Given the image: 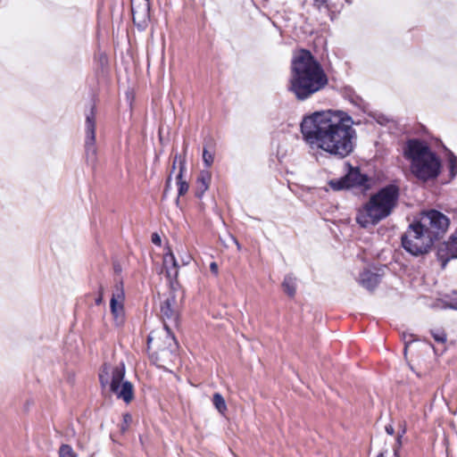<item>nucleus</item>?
Listing matches in <instances>:
<instances>
[{
  "instance_id": "f8f14e48",
  "label": "nucleus",
  "mask_w": 457,
  "mask_h": 457,
  "mask_svg": "<svg viewBox=\"0 0 457 457\" xmlns=\"http://www.w3.org/2000/svg\"><path fill=\"white\" fill-rule=\"evenodd\" d=\"M133 21L138 27L144 28L150 18V2L142 0L139 3L132 2Z\"/></svg>"
},
{
  "instance_id": "bb28decb",
  "label": "nucleus",
  "mask_w": 457,
  "mask_h": 457,
  "mask_svg": "<svg viewBox=\"0 0 457 457\" xmlns=\"http://www.w3.org/2000/svg\"><path fill=\"white\" fill-rule=\"evenodd\" d=\"M152 242L154 245H160L162 243L161 237L158 234L154 233L152 235Z\"/></svg>"
},
{
  "instance_id": "2f4dec72",
  "label": "nucleus",
  "mask_w": 457,
  "mask_h": 457,
  "mask_svg": "<svg viewBox=\"0 0 457 457\" xmlns=\"http://www.w3.org/2000/svg\"><path fill=\"white\" fill-rule=\"evenodd\" d=\"M449 307H450L451 309L457 310V300H456V301H453V303H451L449 304Z\"/></svg>"
},
{
  "instance_id": "20e7f679",
  "label": "nucleus",
  "mask_w": 457,
  "mask_h": 457,
  "mask_svg": "<svg viewBox=\"0 0 457 457\" xmlns=\"http://www.w3.org/2000/svg\"><path fill=\"white\" fill-rule=\"evenodd\" d=\"M403 155L410 162L411 172L418 179L428 181L440 174L441 162L427 143L419 139L408 140Z\"/></svg>"
},
{
  "instance_id": "aec40b11",
  "label": "nucleus",
  "mask_w": 457,
  "mask_h": 457,
  "mask_svg": "<svg viewBox=\"0 0 457 457\" xmlns=\"http://www.w3.org/2000/svg\"><path fill=\"white\" fill-rule=\"evenodd\" d=\"M59 457H77V454L69 445H62L59 449Z\"/></svg>"
},
{
  "instance_id": "dca6fc26",
  "label": "nucleus",
  "mask_w": 457,
  "mask_h": 457,
  "mask_svg": "<svg viewBox=\"0 0 457 457\" xmlns=\"http://www.w3.org/2000/svg\"><path fill=\"white\" fill-rule=\"evenodd\" d=\"M211 180V175L209 171H202L196 180V196L201 197L204 192L208 189Z\"/></svg>"
},
{
  "instance_id": "393cba45",
  "label": "nucleus",
  "mask_w": 457,
  "mask_h": 457,
  "mask_svg": "<svg viewBox=\"0 0 457 457\" xmlns=\"http://www.w3.org/2000/svg\"><path fill=\"white\" fill-rule=\"evenodd\" d=\"M123 421L124 425L121 427V429L124 431L129 425V423L132 421V417L129 413H125L123 415Z\"/></svg>"
},
{
  "instance_id": "f704fd0d",
  "label": "nucleus",
  "mask_w": 457,
  "mask_h": 457,
  "mask_svg": "<svg viewBox=\"0 0 457 457\" xmlns=\"http://www.w3.org/2000/svg\"><path fill=\"white\" fill-rule=\"evenodd\" d=\"M190 257H187L186 260L183 261V264H187L189 262Z\"/></svg>"
},
{
  "instance_id": "c756f323",
  "label": "nucleus",
  "mask_w": 457,
  "mask_h": 457,
  "mask_svg": "<svg viewBox=\"0 0 457 457\" xmlns=\"http://www.w3.org/2000/svg\"><path fill=\"white\" fill-rule=\"evenodd\" d=\"M103 302V292L101 291L98 297L96 299V303L97 305L101 304Z\"/></svg>"
},
{
  "instance_id": "c85d7f7f",
  "label": "nucleus",
  "mask_w": 457,
  "mask_h": 457,
  "mask_svg": "<svg viewBox=\"0 0 457 457\" xmlns=\"http://www.w3.org/2000/svg\"><path fill=\"white\" fill-rule=\"evenodd\" d=\"M210 269H211V270H212L213 273H215V274H217V273H218V265H217V263H216V262H212V263L210 264Z\"/></svg>"
},
{
  "instance_id": "0eeeda50",
  "label": "nucleus",
  "mask_w": 457,
  "mask_h": 457,
  "mask_svg": "<svg viewBox=\"0 0 457 457\" xmlns=\"http://www.w3.org/2000/svg\"><path fill=\"white\" fill-rule=\"evenodd\" d=\"M435 240L418 222L411 224L402 237L403 247L414 256L427 253Z\"/></svg>"
},
{
  "instance_id": "6ab92c4d",
  "label": "nucleus",
  "mask_w": 457,
  "mask_h": 457,
  "mask_svg": "<svg viewBox=\"0 0 457 457\" xmlns=\"http://www.w3.org/2000/svg\"><path fill=\"white\" fill-rule=\"evenodd\" d=\"M212 403L220 413L223 414L227 411V404L220 393L213 395Z\"/></svg>"
},
{
  "instance_id": "7ed1b4c3",
  "label": "nucleus",
  "mask_w": 457,
  "mask_h": 457,
  "mask_svg": "<svg viewBox=\"0 0 457 457\" xmlns=\"http://www.w3.org/2000/svg\"><path fill=\"white\" fill-rule=\"evenodd\" d=\"M399 195L400 189L395 184L382 187L358 209L356 222L364 228L377 225L393 212L397 205Z\"/></svg>"
},
{
  "instance_id": "a878e982",
  "label": "nucleus",
  "mask_w": 457,
  "mask_h": 457,
  "mask_svg": "<svg viewBox=\"0 0 457 457\" xmlns=\"http://www.w3.org/2000/svg\"><path fill=\"white\" fill-rule=\"evenodd\" d=\"M413 341H415V339L413 338V335H410V336H408V337L406 336L404 337V344H405L404 352L407 351L409 345L411 343H412Z\"/></svg>"
},
{
  "instance_id": "7c9ffc66",
  "label": "nucleus",
  "mask_w": 457,
  "mask_h": 457,
  "mask_svg": "<svg viewBox=\"0 0 457 457\" xmlns=\"http://www.w3.org/2000/svg\"><path fill=\"white\" fill-rule=\"evenodd\" d=\"M314 1V4L320 7L321 6L322 4H326L328 0H313Z\"/></svg>"
},
{
  "instance_id": "1a4fd4ad",
  "label": "nucleus",
  "mask_w": 457,
  "mask_h": 457,
  "mask_svg": "<svg viewBox=\"0 0 457 457\" xmlns=\"http://www.w3.org/2000/svg\"><path fill=\"white\" fill-rule=\"evenodd\" d=\"M85 154L87 162L95 167L97 162V148L96 146V118L91 110L87 115L85 123Z\"/></svg>"
},
{
  "instance_id": "f3484780",
  "label": "nucleus",
  "mask_w": 457,
  "mask_h": 457,
  "mask_svg": "<svg viewBox=\"0 0 457 457\" xmlns=\"http://www.w3.org/2000/svg\"><path fill=\"white\" fill-rule=\"evenodd\" d=\"M185 170H186L185 162L180 160L179 161V172L176 177L177 185L179 187V195H184L189 188L187 182L183 179V172Z\"/></svg>"
},
{
  "instance_id": "b1692460",
  "label": "nucleus",
  "mask_w": 457,
  "mask_h": 457,
  "mask_svg": "<svg viewBox=\"0 0 457 457\" xmlns=\"http://www.w3.org/2000/svg\"><path fill=\"white\" fill-rule=\"evenodd\" d=\"M404 434H405V428H403L402 432L397 436L396 444H395V446L394 447V450L397 449L399 453H400V448L403 445L402 437Z\"/></svg>"
},
{
  "instance_id": "cd10ccee",
  "label": "nucleus",
  "mask_w": 457,
  "mask_h": 457,
  "mask_svg": "<svg viewBox=\"0 0 457 457\" xmlns=\"http://www.w3.org/2000/svg\"><path fill=\"white\" fill-rule=\"evenodd\" d=\"M386 432L388 435H390V436L394 435V433H395V429H394L393 426H392V425H387V426H386Z\"/></svg>"
},
{
  "instance_id": "2eb2a0df",
  "label": "nucleus",
  "mask_w": 457,
  "mask_h": 457,
  "mask_svg": "<svg viewBox=\"0 0 457 457\" xmlns=\"http://www.w3.org/2000/svg\"><path fill=\"white\" fill-rule=\"evenodd\" d=\"M359 282L363 287L371 290L379 283V276L370 270H364L360 274Z\"/></svg>"
},
{
  "instance_id": "39448f33",
  "label": "nucleus",
  "mask_w": 457,
  "mask_h": 457,
  "mask_svg": "<svg viewBox=\"0 0 457 457\" xmlns=\"http://www.w3.org/2000/svg\"><path fill=\"white\" fill-rule=\"evenodd\" d=\"M161 316L166 330L165 338L171 349L168 350L161 347L156 341L154 333H151L147 337L148 349L153 347L157 349L156 353L160 355L156 357L158 361L167 357L169 354H172L177 345L169 328L170 325L177 326L179 319V303L174 292H170L169 295L162 301L161 304Z\"/></svg>"
},
{
  "instance_id": "4be33fe9",
  "label": "nucleus",
  "mask_w": 457,
  "mask_h": 457,
  "mask_svg": "<svg viewBox=\"0 0 457 457\" xmlns=\"http://www.w3.org/2000/svg\"><path fill=\"white\" fill-rule=\"evenodd\" d=\"M431 334L438 343H445L446 341V334L443 330H432Z\"/></svg>"
},
{
  "instance_id": "5701e85b",
  "label": "nucleus",
  "mask_w": 457,
  "mask_h": 457,
  "mask_svg": "<svg viewBox=\"0 0 457 457\" xmlns=\"http://www.w3.org/2000/svg\"><path fill=\"white\" fill-rule=\"evenodd\" d=\"M449 161V166H450V171L453 176L457 174V157L454 156L453 154L449 155L448 158Z\"/></svg>"
},
{
  "instance_id": "f03ea898",
  "label": "nucleus",
  "mask_w": 457,
  "mask_h": 457,
  "mask_svg": "<svg viewBox=\"0 0 457 457\" xmlns=\"http://www.w3.org/2000/svg\"><path fill=\"white\" fill-rule=\"evenodd\" d=\"M328 77L312 54L299 51L293 58L289 89L298 100H305L328 84Z\"/></svg>"
},
{
  "instance_id": "9d476101",
  "label": "nucleus",
  "mask_w": 457,
  "mask_h": 457,
  "mask_svg": "<svg viewBox=\"0 0 457 457\" xmlns=\"http://www.w3.org/2000/svg\"><path fill=\"white\" fill-rule=\"evenodd\" d=\"M124 300L122 283L117 284L110 302L111 312L117 324H121L124 320Z\"/></svg>"
},
{
  "instance_id": "4468645a",
  "label": "nucleus",
  "mask_w": 457,
  "mask_h": 457,
  "mask_svg": "<svg viewBox=\"0 0 457 457\" xmlns=\"http://www.w3.org/2000/svg\"><path fill=\"white\" fill-rule=\"evenodd\" d=\"M162 263L167 278L170 281L177 279L179 275V265L170 250L163 255Z\"/></svg>"
},
{
  "instance_id": "6e6552de",
  "label": "nucleus",
  "mask_w": 457,
  "mask_h": 457,
  "mask_svg": "<svg viewBox=\"0 0 457 457\" xmlns=\"http://www.w3.org/2000/svg\"><path fill=\"white\" fill-rule=\"evenodd\" d=\"M418 223L436 240L447 230L450 220L442 212L436 210H429L422 213Z\"/></svg>"
},
{
  "instance_id": "412c9836",
  "label": "nucleus",
  "mask_w": 457,
  "mask_h": 457,
  "mask_svg": "<svg viewBox=\"0 0 457 457\" xmlns=\"http://www.w3.org/2000/svg\"><path fill=\"white\" fill-rule=\"evenodd\" d=\"M203 161L206 167H211L213 163L214 154L211 153L207 148H204Z\"/></svg>"
},
{
  "instance_id": "423d86ee",
  "label": "nucleus",
  "mask_w": 457,
  "mask_h": 457,
  "mask_svg": "<svg viewBox=\"0 0 457 457\" xmlns=\"http://www.w3.org/2000/svg\"><path fill=\"white\" fill-rule=\"evenodd\" d=\"M124 363H120L116 366L105 363L99 373L102 387L109 386L110 391L117 398L123 400L126 403H129L134 398V387L129 381L124 380Z\"/></svg>"
},
{
  "instance_id": "e433bc0d",
  "label": "nucleus",
  "mask_w": 457,
  "mask_h": 457,
  "mask_svg": "<svg viewBox=\"0 0 457 457\" xmlns=\"http://www.w3.org/2000/svg\"><path fill=\"white\" fill-rule=\"evenodd\" d=\"M377 457H385V456H384V453H381Z\"/></svg>"
},
{
  "instance_id": "72a5a7b5",
  "label": "nucleus",
  "mask_w": 457,
  "mask_h": 457,
  "mask_svg": "<svg viewBox=\"0 0 457 457\" xmlns=\"http://www.w3.org/2000/svg\"><path fill=\"white\" fill-rule=\"evenodd\" d=\"M394 457H400V453H398L397 449H395L394 451Z\"/></svg>"
},
{
  "instance_id": "ddd939ff",
  "label": "nucleus",
  "mask_w": 457,
  "mask_h": 457,
  "mask_svg": "<svg viewBox=\"0 0 457 457\" xmlns=\"http://www.w3.org/2000/svg\"><path fill=\"white\" fill-rule=\"evenodd\" d=\"M437 255L444 267L448 261L457 258V230L447 242L439 246Z\"/></svg>"
},
{
  "instance_id": "f257e3e1",
  "label": "nucleus",
  "mask_w": 457,
  "mask_h": 457,
  "mask_svg": "<svg viewBox=\"0 0 457 457\" xmlns=\"http://www.w3.org/2000/svg\"><path fill=\"white\" fill-rule=\"evenodd\" d=\"M353 125V120L346 112L328 110L304 117L301 132L312 149L345 158L354 148L356 131Z\"/></svg>"
},
{
  "instance_id": "a211bd4d",
  "label": "nucleus",
  "mask_w": 457,
  "mask_h": 457,
  "mask_svg": "<svg viewBox=\"0 0 457 457\" xmlns=\"http://www.w3.org/2000/svg\"><path fill=\"white\" fill-rule=\"evenodd\" d=\"M282 287L288 296H295L296 293V278L291 274L287 275L282 282Z\"/></svg>"
},
{
  "instance_id": "c9c22d12",
  "label": "nucleus",
  "mask_w": 457,
  "mask_h": 457,
  "mask_svg": "<svg viewBox=\"0 0 457 457\" xmlns=\"http://www.w3.org/2000/svg\"><path fill=\"white\" fill-rule=\"evenodd\" d=\"M170 181V178H169L168 180H167V187H169Z\"/></svg>"
},
{
  "instance_id": "9b49d317",
  "label": "nucleus",
  "mask_w": 457,
  "mask_h": 457,
  "mask_svg": "<svg viewBox=\"0 0 457 457\" xmlns=\"http://www.w3.org/2000/svg\"><path fill=\"white\" fill-rule=\"evenodd\" d=\"M367 180L366 175L361 174L358 170H353L345 178L339 180H331L329 185L332 188L340 190L343 188L362 187L366 184Z\"/></svg>"
},
{
  "instance_id": "473e14b6",
  "label": "nucleus",
  "mask_w": 457,
  "mask_h": 457,
  "mask_svg": "<svg viewBox=\"0 0 457 457\" xmlns=\"http://www.w3.org/2000/svg\"><path fill=\"white\" fill-rule=\"evenodd\" d=\"M179 159V156L176 155L175 158H174V161H173V164H172V169L175 170L176 168V163H177V161Z\"/></svg>"
}]
</instances>
